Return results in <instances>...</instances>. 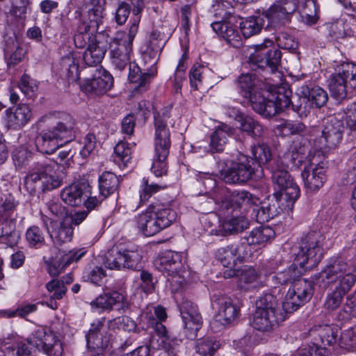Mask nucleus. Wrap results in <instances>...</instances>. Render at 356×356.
Instances as JSON below:
<instances>
[{
    "label": "nucleus",
    "mask_w": 356,
    "mask_h": 356,
    "mask_svg": "<svg viewBox=\"0 0 356 356\" xmlns=\"http://www.w3.org/2000/svg\"><path fill=\"white\" fill-rule=\"evenodd\" d=\"M298 90L300 95L306 97L317 108L323 106L327 102L328 95L326 91L318 86L310 87L308 85H303Z\"/></svg>",
    "instance_id": "nucleus-36"
},
{
    "label": "nucleus",
    "mask_w": 356,
    "mask_h": 356,
    "mask_svg": "<svg viewBox=\"0 0 356 356\" xmlns=\"http://www.w3.org/2000/svg\"><path fill=\"white\" fill-rule=\"evenodd\" d=\"M213 30L223 38L228 44L238 48L242 44V38L238 30L231 23L216 22L211 24Z\"/></svg>",
    "instance_id": "nucleus-31"
},
{
    "label": "nucleus",
    "mask_w": 356,
    "mask_h": 356,
    "mask_svg": "<svg viewBox=\"0 0 356 356\" xmlns=\"http://www.w3.org/2000/svg\"><path fill=\"white\" fill-rule=\"evenodd\" d=\"M291 91L286 89L285 86L267 87L264 90V100L261 101V110L258 113L265 118L275 115L284 108L292 105L291 100Z\"/></svg>",
    "instance_id": "nucleus-7"
},
{
    "label": "nucleus",
    "mask_w": 356,
    "mask_h": 356,
    "mask_svg": "<svg viewBox=\"0 0 356 356\" xmlns=\"http://www.w3.org/2000/svg\"><path fill=\"white\" fill-rule=\"evenodd\" d=\"M347 84L356 88V65L342 63L337 72L332 74L329 82V89L333 97L344 99L347 95Z\"/></svg>",
    "instance_id": "nucleus-14"
},
{
    "label": "nucleus",
    "mask_w": 356,
    "mask_h": 356,
    "mask_svg": "<svg viewBox=\"0 0 356 356\" xmlns=\"http://www.w3.org/2000/svg\"><path fill=\"white\" fill-rule=\"evenodd\" d=\"M240 29L243 36L248 38L259 33L261 26L258 18L250 17L241 22Z\"/></svg>",
    "instance_id": "nucleus-59"
},
{
    "label": "nucleus",
    "mask_w": 356,
    "mask_h": 356,
    "mask_svg": "<svg viewBox=\"0 0 356 356\" xmlns=\"http://www.w3.org/2000/svg\"><path fill=\"white\" fill-rule=\"evenodd\" d=\"M120 184L119 178L111 172H104L99 178V188L104 197L115 192Z\"/></svg>",
    "instance_id": "nucleus-43"
},
{
    "label": "nucleus",
    "mask_w": 356,
    "mask_h": 356,
    "mask_svg": "<svg viewBox=\"0 0 356 356\" xmlns=\"http://www.w3.org/2000/svg\"><path fill=\"white\" fill-rule=\"evenodd\" d=\"M31 115V110L26 104L10 108L6 111L7 127L13 129H20L28 122Z\"/></svg>",
    "instance_id": "nucleus-29"
},
{
    "label": "nucleus",
    "mask_w": 356,
    "mask_h": 356,
    "mask_svg": "<svg viewBox=\"0 0 356 356\" xmlns=\"http://www.w3.org/2000/svg\"><path fill=\"white\" fill-rule=\"evenodd\" d=\"M135 322L127 316H118L108 321V327L113 330H124L131 332L136 328Z\"/></svg>",
    "instance_id": "nucleus-58"
},
{
    "label": "nucleus",
    "mask_w": 356,
    "mask_h": 356,
    "mask_svg": "<svg viewBox=\"0 0 356 356\" xmlns=\"http://www.w3.org/2000/svg\"><path fill=\"white\" fill-rule=\"evenodd\" d=\"M141 259L142 256L137 250L112 249L106 257L105 266L111 270H136L140 267Z\"/></svg>",
    "instance_id": "nucleus-16"
},
{
    "label": "nucleus",
    "mask_w": 356,
    "mask_h": 356,
    "mask_svg": "<svg viewBox=\"0 0 356 356\" xmlns=\"http://www.w3.org/2000/svg\"><path fill=\"white\" fill-rule=\"evenodd\" d=\"M179 309L184 323V332L186 337L191 340L195 339L202 324V315L197 306L188 299H183Z\"/></svg>",
    "instance_id": "nucleus-19"
},
{
    "label": "nucleus",
    "mask_w": 356,
    "mask_h": 356,
    "mask_svg": "<svg viewBox=\"0 0 356 356\" xmlns=\"http://www.w3.org/2000/svg\"><path fill=\"white\" fill-rule=\"evenodd\" d=\"M50 127L36 140V145L40 152L51 154L62 144L58 142L66 140L71 141L75 137V120L73 117L65 112H54L45 116Z\"/></svg>",
    "instance_id": "nucleus-1"
},
{
    "label": "nucleus",
    "mask_w": 356,
    "mask_h": 356,
    "mask_svg": "<svg viewBox=\"0 0 356 356\" xmlns=\"http://www.w3.org/2000/svg\"><path fill=\"white\" fill-rule=\"evenodd\" d=\"M125 42L116 38L113 39L110 45L112 63L120 70H124L129 63V55L132 50V47Z\"/></svg>",
    "instance_id": "nucleus-27"
},
{
    "label": "nucleus",
    "mask_w": 356,
    "mask_h": 356,
    "mask_svg": "<svg viewBox=\"0 0 356 356\" xmlns=\"http://www.w3.org/2000/svg\"><path fill=\"white\" fill-rule=\"evenodd\" d=\"M274 231L268 226H261L252 230L248 236V243L254 245H265L274 236Z\"/></svg>",
    "instance_id": "nucleus-45"
},
{
    "label": "nucleus",
    "mask_w": 356,
    "mask_h": 356,
    "mask_svg": "<svg viewBox=\"0 0 356 356\" xmlns=\"http://www.w3.org/2000/svg\"><path fill=\"white\" fill-rule=\"evenodd\" d=\"M49 339H53V335L47 334L43 329H38L32 332L26 339V342L39 351H42Z\"/></svg>",
    "instance_id": "nucleus-55"
},
{
    "label": "nucleus",
    "mask_w": 356,
    "mask_h": 356,
    "mask_svg": "<svg viewBox=\"0 0 356 356\" xmlns=\"http://www.w3.org/2000/svg\"><path fill=\"white\" fill-rule=\"evenodd\" d=\"M313 284L305 279L293 282L282 302V309L286 314H291L307 302L312 297Z\"/></svg>",
    "instance_id": "nucleus-11"
},
{
    "label": "nucleus",
    "mask_w": 356,
    "mask_h": 356,
    "mask_svg": "<svg viewBox=\"0 0 356 356\" xmlns=\"http://www.w3.org/2000/svg\"><path fill=\"white\" fill-rule=\"evenodd\" d=\"M323 236L317 231L303 235L299 242L295 261L305 270L316 267L323 258Z\"/></svg>",
    "instance_id": "nucleus-6"
},
{
    "label": "nucleus",
    "mask_w": 356,
    "mask_h": 356,
    "mask_svg": "<svg viewBox=\"0 0 356 356\" xmlns=\"http://www.w3.org/2000/svg\"><path fill=\"white\" fill-rule=\"evenodd\" d=\"M106 49V44H104L100 41L89 45L85 50L83 56L86 65L97 67L104 57Z\"/></svg>",
    "instance_id": "nucleus-37"
},
{
    "label": "nucleus",
    "mask_w": 356,
    "mask_h": 356,
    "mask_svg": "<svg viewBox=\"0 0 356 356\" xmlns=\"http://www.w3.org/2000/svg\"><path fill=\"white\" fill-rule=\"evenodd\" d=\"M236 120L239 124L240 130L247 133L252 137H260L262 135V126L252 117L240 113L236 115Z\"/></svg>",
    "instance_id": "nucleus-40"
},
{
    "label": "nucleus",
    "mask_w": 356,
    "mask_h": 356,
    "mask_svg": "<svg viewBox=\"0 0 356 356\" xmlns=\"http://www.w3.org/2000/svg\"><path fill=\"white\" fill-rule=\"evenodd\" d=\"M87 344L93 349L104 350L109 343V337L103 324L99 322L97 325L92 324L86 335Z\"/></svg>",
    "instance_id": "nucleus-32"
},
{
    "label": "nucleus",
    "mask_w": 356,
    "mask_h": 356,
    "mask_svg": "<svg viewBox=\"0 0 356 356\" xmlns=\"http://www.w3.org/2000/svg\"><path fill=\"white\" fill-rule=\"evenodd\" d=\"M155 331L159 335L160 341L158 349L163 350L165 354L169 356H175L177 354V348L181 343V340L177 339H171L168 335L166 327L161 323V322L156 321L154 323Z\"/></svg>",
    "instance_id": "nucleus-30"
},
{
    "label": "nucleus",
    "mask_w": 356,
    "mask_h": 356,
    "mask_svg": "<svg viewBox=\"0 0 356 356\" xmlns=\"http://www.w3.org/2000/svg\"><path fill=\"white\" fill-rule=\"evenodd\" d=\"M25 238L31 248H39L45 243L44 232L37 225H33L27 229Z\"/></svg>",
    "instance_id": "nucleus-50"
},
{
    "label": "nucleus",
    "mask_w": 356,
    "mask_h": 356,
    "mask_svg": "<svg viewBox=\"0 0 356 356\" xmlns=\"http://www.w3.org/2000/svg\"><path fill=\"white\" fill-rule=\"evenodd\" d=\"M211 302L213 309L217 311L215 321L222 325L232 324L239 317L240 308L230 297L223 294H214Z\"/></svg>",
    "instance_id": "nucleus-17"
},
{
    "label": "nucleus",
    "mask_w": 356,
    "mask_h": 356,
    "mask_svg": "<svg viewBox=\"0 0 356 356\" xmlns=\"http://www.w3.org/2000/svg\"><path fill=\"white\" fill-rule=\"evenodd\" d=\"M170 110L165 108L162 113L154 114V156L162 159H167L171 147L170 132L168 127Z\"/></svg>",
    "instance_id": "nucleus-13"
},
{
    "label": "nucleus",
    "mask_w": 356,
    "mask_h": 356,
    "mask_svg": "<svg viewBox=\"0 0 356 356\" xmlns=\"http://www.w3.org/2000/svg\"><path fill=\"white\" fill-rule=\"evenodd\" d=\"M90 194V185L86 182H80L65 188L60 196L66 204L76 207L81 205Z\"/></svg>",
    "instance_id": "nucleus-24"
},
{
    "label": "nucleus",
    "mask_w": 356,
    "mask_h": 356,
    "mask_svg": "<svg viewBox=\"0 0 356 356\" xmlns=\"http://www.w3.org/2000/svg\"><path fill=\"white\" fill-rule=\"evenodd\" d=\"M318 6L316 0H306L301 10V20L307 25H313L318 19Z\"/></svg>",
    "instance_id": "nucleus-49"
},
{
    "label": "nucleus",
    "mask_w": 356,
    "mask_h": 356,
    "mask_svg": "<svg viewBox=\"0 0 356 356\" xmlns=\"http://www.w3.org/2000/svg\"><path fill=\"white\" fill-rule=\"evenodd\" d=\"M181 255L171 250L163 252L156 260L154 264L156 268L164 275H174L181 273L184 269Z\"/></svg>",
    "instance_id": "nucleus-23"
},
{
    "label": "nucleus",
    "mask_w": 356,
    "mask_h": 356,
    "mask_svg": "<svg viewBox=\"0 0 356 356\" xmlns=\"http://www.w3.org/2000/svg\"><path fill=\"white\" fill-rule=\"evenodd\" d=\"M286 314L274 296L266 294L256 302L252 325L259 331L269 332L284 321Z\"/></svg>",
    "instance_id": "nucleus-4"
},
{
    "label": "nucleus",
    "mask_w": 356,
    "mask_h": 356,
    "mask_svg": "<svg viewBox=\"0 0 356 356\" xmlns=\"http://www.w3.org/2000/svg\"><path fill=\"white\" fill-rule=\"evenodd\" d=\"M60 73L67 79H74L77 75L78 65L72 53L63 56L60 61Z\"/></svg>",
    "instance_id": "nucleus-52"
},
{
    "label": "nucleus",
    "mask_w": 356,
    "mask_h": 356,
    "mask_svg": "<svg viewBox=\"0 0 356 356\" xmlns=\"http://www.w3.org/2000/svg\"><path fill=\"white\" fill-rule=\"evenodd\" d=\"M72 234V220L65 218L55 227L50 235L56 245H62L70 241Z\"/></svg>",
    "instance_id": "nucleus-38"
},
{
    "label": "nucleus",
    "mask_w": 356,
    "mask_h": 356,
    "mask_svg": "<svg viewBox=\"0 0 356 356\" xmlns=\"http://www.w3.org/2000/svg\"><path fill=\"white\" fill-rule=\"evenodd\" d=\"M327 161L321 150H316L308 158V165L305 166L301 176L305 186L311 191H316L321 188L326 180L325 168Z\"/></svg>",
    "instance_id": "nucleus-8"
},
{
    "label": "nucleus",
    "mask_w": 356,
    "mask_h": 356,
    "mask_svg": "<svg viewBox=\"0 0 356 356\" xmlns=\"http://www.w3.org/2000/svg\"><path fill=\"white\" fill-rule=\"evenodd\" d=\"M312 334H317L323 346H332L336 343L338 329L334 325H323L316 327L312 331Z\"/></svg>",
    "instance_id": "nucleus-44"
},
{
    "label": "nucleus",
    "mask_w": 356,
    "mask_h": 356,
    "mask_svg": "<svg viewBox=\"0 0 356 356\" xmlns=\"http://www.w3.org/2000/svg\"><path fill=\"white\" fill-rule=\"evenodd\" d=\"M305 125L299 122L284 121L277 126L280 134L283 136L298 134L305 130Z\"/></svg>",
    "instance_id": "nucleus-60"
},
{
    "label": "nucleus",
    "mask_w": 356,
    "mask_h": 356,
    "mask_svg": "<svg viewBox=\"0 0 356 356\" xmlns=\"http://www.w3.org/2000/svg\"><path fill=\"white\" fill-rule=\"evenodd\" d=\"M306 148L305 147H300L298 149L294 147L291 151L286 152L282 158H280L275 161L281 162L283 166L288 169L299 168L302 164L308 165V158L313 155L309 154L307 156L305 155Z\"/></svg>",
    "instance_id": "nucleus-34"
},
{
    "label": "nucleus",
    "mask_w": 356,
    "mask_h": 356,
    "mask_svg": "<svg viewBox=\"0 0 356 356\" xmlns=\"http://www.w3.org/2000/svg\"><path fill=\"white\" fill-rule=\"evenodd\" d=\"M272 204L265 207L262 206L259 209H254L253 211L256 213V220L259 223L268 222L275 216L279 215L283 211H289V209H280L275 199L271 200Z\"/></svg>",
    "instance_id": "nucleus-46"
},
{
    "label": "nucleus",
    "mask_w": 356,
    "mask_h": 356,
    "mask_svg": "<svg viewBox=\"0 0 356 356\" xmlns=\"http://www.w3.org/2000/svg\"><path fill=\"white\" fill-rule=\"evenodd\" d=\"M238 92L247 99L255 112L261 110V101L264 102V90L267 85L254 74H241L236 81Z\"/></svg>",
    "instance_id": "nucleus-9"
},
{
    "label": "nucleus",
    "mask_w": 356,
    "mask_h": 356,
    "mask_svg": "<svg viewBox=\"0 0 356 356\" xmlns=\"http://www.w3.org/2000/svg\"><path fill=\"white\" fill-rule=\"evenodd\" d=\"M343 129L342 122L335 118L327 120L322 130V138L328 148H334L341 143Z\"/></svg>",
    "instance_id": "nucleus-26"
},
{
    "label": "nucleus",
    "mask_w": 356,
    "mask_h": 356,
    "mask_svg": "<svg viewBox=\"0 0 356 356\" xmlns=\"http://www.w3.org/2000/svg\"><path fill=\"white\" fill-rule=\"evenodd\" d=\"M93 308L102 310L115 309L124 312L129 307V302L126 295L118 291H105L90 302Z\"/></svg>",
    "instance_id": "nucleus-22"
},
{
    "label": "nucleus",
    "mask_w": 356,
    "mask_h": 356,
    "mask_svg": "<svg viewBox=\"0 0 356 356\" xmlns=\"http://www.w3.org/2000/svg\"><path fill=\"white\" fill-rule=\"evenodd\" d=\"M156 72V67L153 66L147 72H143L136 64H129V79L131 82L138 84L139 88L145 87Z\"/></svg>",
    "instance_id": "nucleus-41"
},
{
    "label": "nucleus",
    "mask_w": 356,
    "mask_h": 356,
    "mask_svg": "<svg viewBox=\"0 0 356 356\" xmlns=\"http://www.w3.org/2000/svg\"><path fill=\"white\" fill-rule=\"evenodd\" d=\"M113 86V78L111 74L99 66L95 69L93 77L85 79L81 87L86 93L102 95L108 92Z\"/></svg>",
    "instance_id": "nucleus-21"
},
{
    "label": "nucleus",
    "mask_w": 356,
    "mask_h": 356,
    "mask_svg": "<svg viewBox=\"0 0 356 356\" xmlns=\"http://www.w3.org/2000/svg\"><path fill=\"white\" fill-rule=\"evenodd\" d=\"M339 342L340 345L346 349L356 348V325L341 333Z\"/></svg>",
    "instance_id": "nucleus-64"
},
{
    "label": "nucleus",
    "mask_w": 356,
    "mask_h": 356,
    "mask_svg": "<svg viewBox=\"0 0 356 356\" xmlns=\"http://www.w3.org/2000/svg\"><path fill=\"white\" fill-rule=\"evenodd\" d=\"M52 251L55 256H51L46 261L48 273L51 277L58 276L67 266L79 261L86 252L84 248L63 252L55 247L53 248Z\"/></svg>",
    "instance_id": "nucleus-18"
},
{
    "label": "nucleus",
    "mask_w": 356,
    "mask_h": 356,
    "mask_svg": "<svg viewBox=\"0 0 356 356\" xmlns=\"http://www.w3.org/2000/svg\"><path fill=\"white\" fill-rule=\"evenodd\" d=\"M232 245L238 260H242L251 257L252 254L251 246L252 245L248 243V238L246 236L241 238L240 242Z\"/></svg>",
    "instance_id": "nucleus-62"
},
{
    "label": "nucleus",
    "mask_w": 356,
    "mask_h": 356,
    "mask_svg": "<svg viewBox=\"0 0 356 356\" xmlns=\"http://www.w3.org/2000/svg\"><path fill=\"white\" fill-rule=\"evenodd\" d=\"M177 219L175 210L163 204H152L134 217L135 225L145 236H154Z\"/></svg>",
    "instance_id": "nucleus-2"
},
{
    "label": "nucleus",
    "mask_w": 356,
    "mask_h": 356,
    "mask_svg": "<svg viewBox=\"0 0 356 356\" xmlns=\"http://www.w3.org/2000/svg\"><path fill=\"white\" fill-rule=\"evenodd\" d=\"M114 161L120 167L127 166L131 161L132 150L130 145L127 142L120 141L117 143L114 148Z\"/></svg>",
    "instance_id": "nucleus-48"
},
{
    "label": "nucleus",
    "mask_w": 356,
    "mask_h": 356,
    "mask_svg": "<svg viewBox=\"0 0 356 356\" xmlns=\"http://www.w3.org/2000/svg\"><path fill=\"white\" fill-rule=\"evenodd\" d=\"M256 52L252 54L251 62L259 68L269 67L274 72L278 70L280 64L281 51L273 46L270 40H265L263 43L257 44Z\"/></svg>",
    "instance_id": "nucleus-15"
},
{
    "label": "nucleus",
    "mask_w": 356,
    "mask_h": 356,
    "mask_svg": "<svg viewBox=\"0 0 356 356\" xmlns=\"http://www.w3.org/2000/svg\"><path fill=\"white\" fill-rule=\"evenodd\" d=\"M256 165L248 158L243 156V160L232 161L219 169V177L228 184H242L256 175Z\"/></svg>",
    "instance_id": "nucleus-12"
},
{
    "label": "nucleus",
    "mask_w": 356,
    "mask_h": 356,
    "mask_svg": "<svg viewBox=\"0 0 356 356\" xmlns=\"http://www.w3.org/2000/svg\"><path fill=\"white\" fill-rule=\"evenodd\" d=\"M222 230L216 232L217 236L232 234L243 232L249 226L248 220L244 216H237L227 218L222 223Z\"/></svg>",
    "instance_id": "nucleus-39"
},
{
    "label": "nucleus",
    "mask_w": 356,
    "mask_h": 356,
    "mask_svg": "<svg viewBox=\"0 0 356 356\" xmlns=\"http://www.w3.org/2000/svg\"><path fill=\"white\" fill-rule=\"evenodd\" d=\"M252 159L257 168H261V165L268 163L271 159V152L270 147L266 144H258L254 145L251 149Z\"/></svg>",
    "instance_id": "nucleus-47"
},
{
    "label": "nucleus",
    "mask_w": 356,
    "mask_h": 356,
    "mask_svg": "<svg viewBox=\"0 0 356 356\" xmlns=\"http://www.w3.org/2000/svg\"><path fill=\"white\" fill-rule=\"evenodd\" d=\"M54 166H52L46 161V167L44 168V175L42 182L43 191H50L58 188L60 185V180L56 175Z\"/></svg>",
    "instance_id": "nucleus-51"
},
{
    "label": "nucleus",
    "mask_w": 356,
    "mask_h": 356,
    "mask_svg": "<svg viewBox=\"0 0 356 356\" xmlns=\"http://www.w3.org/2000/svg\"><path fill=\"white\" fill-rule=\"evenodd\" d=\"M46 288L51 293V298L54 300H60L65 295L67 287L63 286L62 282L59 280L54 279L47 283Z\"/></svg>",
    "instance_id": "nucleus-63"
},
{
    "label": "nucleus",
    "mask_w": 356,
    "mask_h": 356,
    "mask_svg": "<svg viewBox=\"0 0 356 356\" xmlns=\"http://www.w3.org/2000/svg\"><path fill=\"white\" fill-rule=\"evenodd\" d=\"M353 270V267L344 259L332 258L319 273L318 282L325 287L337 284L336 286H339L343 290L351 289L356 281Z\"/></svg>",
    "instance_id": "nucleus-5"
},
{
    "label": "nucleus",
    "mask_w": 356,
    "mask_h": 356,
    "mask_svg": "<svg viewBox=\"0 0 356 356\" xmlns=\"http://www.w3.org/2000/svg\"><path fill=\"white\" fill-rule=\"evenodd\" d=\"M99 26L94 23L90 24L87 21H83L76 29L74 36V44L77 48H88L92 43L99 42L98 37L95 35Z\"/></svg>",
    "instance_id": "nucleus-25"
},
{
    "label": "nucleus",
    "mask_w": 356,
    "mask_h": 356,
    "mask_svg": "<svg viewBox=\"0 0 356 356\" xmlns=\"http://www.w3.org/2000/svg\"><path fill=\"white\" fill-rule=\"evenodd\" d=\"M219 347L218 342L213 339H202L197 341L196 352L202 356H213Z\"/></svg>",
    "instance_id": "nucleus-56"
},
{
    "label": "nucleus",
    "mask_w": 356,
    "mask_h": 356,
    "mask_svg": "<svg viewBox=\"0 0 356 356\" xmlns=\"http://www.w3.org/2000/svg\"><path fill=\"white\" fill-rule=\"evenodd\" d=\"M238 276L241 289L250 290L256 286L260 273L252 266H244L238 271Z\"/></svg>",
    "instance_id": "nucleus-42"
},
{
    "label": "nucleus",
    "mask_w": 356,
    "mask_h": 356,
    "mask_svg": "<svg viewBox=\"0 0 356 356\" xmlns=\"http://www.w3.org/2000/svg\"><path fill=\"white\" fill-rule=\"evenodd\" d=\"M161 33L157 30L152 31L149 35V43L145 50L150 57H156L161 51L164 42L161 40Z\"/></svg>",
    "instance_id": "nucleus-57"
},
{
    "label": "nucleus",
    "mask_w": 356,
    "mask_h": 356,
    "mask_svg": "<svg viewBox=\"0 0 356 356\" xmlns=\"http://www.w3.org/2000/svg\"><path fill=\"white\" fill-rule=\"evenodd\" d=\"M296 264H292L287 268L282 271L277 273L273 277V280L275 284H286L288 282L293 280L296 281V278L300 277V273L298 270Z\"/></svg>",
    "instance_id": "nucleus-53"
},
{
    "label": "nucleus",
    "mask_w": 356,
    "mask_h": 356,
    "mask_svg": "<svg viewBox=\"0 0 356 356\" xmlns=\"http://www.w3.org/2000/svg\"><path fill=\"white\" fill-rule=\"evenodd\" d=\"M216 203L222 209H236L257 205L259 199L246 191H234L232 193L225 186H216L212 193Z\"/></svg>",
    "instance_id": "nucleus-10"
},
{
    "label": "nucleus",
    "mask_w": 356,
    "mask_h": 356,
    "mask_svg": "<svg viewBox=\"0 0 356 356\" xmlns=\"http://www.w3.org/2000/svg\"><path fill=\"white\" fill-rule=\"evenodd\" d=\"M104 0H86L81 8L83 21L99 27L104 17Z\"/></svg>",
    "instance_id": "nucleus-28"
},
{
    "label": "nucleus",
    "mask_w": 356,
    "mask_h": 356,
    "mask_svg": "<svg viewBox=\"0 0 356 356\" xmlns=\"http://www.w3.org/2000/svg\"><path fill=\"white\" fill-rule=\"evenodd\" d=\"M298 6V0H277L266 11L265 15L272 24L284 25L291 22Z\"/></svg>",
    "instance_id": "nucleus-20"
},
{
    "label": "nucleus",
    "mask_w": 356,
    "mask_h": 356,
    "mask_svg": "<svg viewBox=\"0 0 356 356\" xmlns=\"http://www.w3.org/2000/svg\"><path fill=\"white\" fill-rule=\"evenodd\" d=\"M17 202L11 194L4 195L0 202V218L8 223L9 229H15L17 218L16 207Z\"/></svg>",
    "instance_id": "nucleus-33"
},
{
    "label": "nucleus",
    "mask_w": 356,
    "mask_h": 356,
    "mask_svg": "<svg viewBox=\"0 0 356 356\" xmlns=\"http://www.w3.org/2000/svg\"><path fill=\"white\" fill-rule=\"evenodd\" d=\"M234 129L225 124L219 125L211 135L210 147L216 152L223 151L227 138L234 134Z\"/></svg>",
    "instance_id": "nucleus-35"
},
{
    "label": "nucleus",
    "mask_w": 356,
    "mask_h": 356,
    "mask_svg": "<svg viewBox=\"0 0 356 356\" xmlns=\"http://www.w3.org/2000/svg\"><path fill=\"white\" fill-rule=\"evenodd\" d=\"M217 257L224 266H230L237 261L232 245L222 247L218 250Z\"/></svg>",
    "instance_id": "nucleus-61"
},
{
    "label": "nucleus",
    "mask_w": 356,
    "mask_h": 356,
    "mask_svg": "<svg viewBox=\"0 0 356 356\" xmlns=\"http://www.w3.org/2000/svg\"><path fill=\"white\" fill-rule=\"evenodd\" d=\"M271 179L276 191L273 199L280 209H291L300 195V189L281 162L273 161L270 165Z\"/></svg>",
    "instance_id": "nucleus-3"
},
{
    "label": "nucleus",
    "mask_w": 356,
    "mask_h": 356,
    "mask_svg": "<svg viewBox=\"0 0 356 356\" xmlns=\"http://www.w3.org/2000/svg\"><path fill=\"white\" fill-rule=\"evenodd\" d=\"M351 289H343L339 286H335V289L330 293L325 302V307L329 311L332 312L340 306L343 296L350 290Z\"/></svg>",
    "instance_id": "nucleus-54"
}]
</instances>
